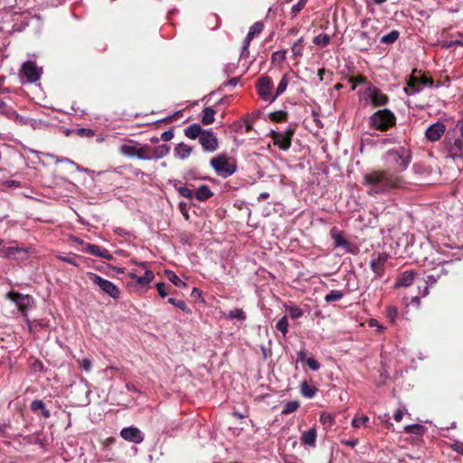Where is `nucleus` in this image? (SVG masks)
<instances>
[{"instance_id":"45","label":"nucleus","mask_w":463,"mask_h":463,"mask_svg":"<svg viewBox=\"0 0 463 463\" xmlns=\"http://www.w3.org/2000/svg\"><path fill=\"white\" fill-rule=\"evenodd\" d=\"M167 278L175 286L178 288L186 287V283L184 282L174 271L167 272Z\"/></svg>"},{"instance_id":"22","label":"nucleus","mask_w":463,"mask_h":463,"mask_svg":"<svg viewBox=\"0 0 463 463\" xmlns=\"http://www.w3.org/2000/svg\"><path fill=\"white\" fill-rule=\"evenodd\" d=\"M17 253H23L24 254V248L21 247H2L0 248V256L14 260L17 256Z\"/></svg>"},{"instance_id":"25","label":"nucleus","mask_w":463,"mask_h":463,"mask_svg":"<svg viewBox=\"0 0 463 463\" xmlns=\"http://www.w3.org/2000/svg\"><path fill=\"white\" fill-rule=\"evenodd\" d=\"M213 195L210 187L206 184L200 185L194 193V198L200 202H204Z\"/></svg>"},{"instance_id":"36","label":"nucleus","mask_w":463,"mask_h":463,"mask_svg":"<svg viewBox=\"0 0 463 463\" xmlns=\"http://www.w3.org/2000/svg\"><path fill=\"white\" fill-rule=\"evenodd\" d=\"M269 118L273 122H285L288 120V113L286 110H278L269 113Z\"/></svg>"},{"instance_id":"63","label":"nucleus","mask_w":463,"mask_h":463,"mask_svg":"<svg viewBox=\"0 0 463 463\" xmlns=\"http://www.w3.org/2000/svg\"><path fill=\"white\" fill-rule=\"evenodd\" d=\"M341 442L348 447L354 448L358 444V439L342 440Z\"/></svg>"},{"instance_id":"34","label":"nucleus","mask_w":463,"mask_h":463,"mask_svg":"<svg viewBox=\"0 0 463 463\" xmlns=\"http://www.w3.org/2000/svg\"><path fill=\"white\" fill-rule=\"evenodd\" d=\"M331 236L334 240L335 247H344L348 245V241L345 239L343 233L341 232L335 231L333 229L331 231Z\"/></svg>"},{"instance_id":"18","label":"nucleus","mask_w":463,"mask_h":463,"mask_svg":"<svg viewBox=\"0 0 463 463\" xmlns=\"http://www.w3.org/2000/svg\"><path fill=\"white\" fill-rule=\"evenodd\" d=\"M128 276L135 279L136 283L142 288H146L155 278L153 271L150 269H146L143 276H137L133 272L129 273Z\"/></svg>"},{"instance_id":"64","label":"nucleus","mask_w":463,"mask_h":463,"mask_svg":"<svg viewBox=\"0 0 463 463\" xmlns=\"http://www.w3.org/2000/svg\"><path fill=\"white\" fill-rule=\"evenodd\" d=\"M249 46H250V44H247L246 41H244L241 57H248L249 56V54H250Z\"/></svg>"},{"instance_id":"30","label":"nucleus","mask_w":463,"mask_h":463,"mask_svg":"<svg viewBox=\"0 0 463 463\" xmlns=\"http://www.w3.org/2000/svg\"><path fill=\"white\" fill-rule=\"evenodd\" d=\"M289 83L288 74H284L277 87L276 92L272 97V99H276L279 96L285 92Z\"/></svg>"},{"instance_id":"32","label":"nucleus","mask_w":463,"mask_h":463,"mask_svg":"<svg viewBox=\"0 0 463 463\" xmlns=\"http://www.w3.org/2000/svg\"><path fill=\"white\" fill-rule=\"evenodd\" d=\"M215 110L211 107H206L203 109L202 123L203 125H210L214 121Z\"/></svg>"},{"instance_id":"57","label":"nucleus","mask_w":463,"mask_h":463,"mask_svg":"<svg viewBox=\"0 0 463 463\" xmlns=\"http://www.w3.org/2000/svg\"><path fill=\"white\" fill-rule=\"evenodd\" d=\"M173 137H174V131H173V129H172V128H170V129H168V130H166V131L163 132V133L161 134V137H160V138H161L163 141L167 142V141L172 140V139H173Z\"/></svg>"},{"instance_id":"58","label":"nucleus","mask_w":463,"mask_h":463,"mask_svg":"<svg viewBox=\"0 0 463 463\" xmlns=\"http://www.w3.org/2000/svg\"><path fill=\"white\" fill-rule=\"evenodd\" d=\"M450 448L458 452V454L460 455H463V442H460V441H454L451 445H450Z\"/></svg>"},{"instance_id":"31","label":"nucleus","mask_w":463,"mask_h":463,"mask_svg":"<svg viewBox=\"0 0 463 463\" xmlns=\"http://www.w3.org/2000/svg\"><path fill=\"white\" fill-rule=\"evenodd\" d=\"M348 82L351 84V90H354L356 87L360 84H368L369 81L366 76L359 74L357 76H351L347 79Z\"/></svg>"},{"instance_id":"21","label":"nucleus","mask_w":463,"mask_h":463,"mask_svg":"<svg viewBox=\"0 0 463 463\" xmlns=\"http://www.w3.org/2000/svg\"><path fill=\"white\" fill-rule=\"evenodd\" d=\"M415 273L412 270H405L397 279L396 286L409 287L414 280Z\"/></svg>"},{"instance_id":"6","label":"nucleus","mask_w":463,"mask_h":463,"mask_svg":"<svg viewBox=\"0 0 463 463\" xmlns=\"http://www.w3.org/2000/svg\"><path fill=\"white\" fill-rule=\"evenodd\" d=\"M88 277L95 285L99 286L103 293L109 295L114 299H118L120 298L119 288L111 281L92 272H89Z\"/></svg>"},{"instance_id":"62","label":"nucleus","mask_w":463,"mask_h":463,"mask_svg":"<svg viewBox=\"0 0 463 463\" xmlns=\"http://www.w3.org/2000/svg\"><path fill=\"white\" fill-rule=\"evenodd\" d=\"M243 120L245 122V131L247 133L250 132L252 130V121L248 117L244 118Z\"/></svg>"},{"instance_id":"37","label":"nucleus","mask_w":463,"mask_h":463,"mask_svg":"<svg viewBox=\"0 0 463 463\" xmlns=\"http://www.w3.org/2000/svg\"><path fill=\"white\" fill-rule=\"evenodd\" d=\"M168 303L175 306L176 307H178L179 309L184 311L185 314H190L191 313V309L188 307L186 303L184 300H182V299H177V298H168Z\"/></svg>"},{"instance_id":"11","label":"nucleus","mask_w":463,"mask_h":463,"mask_svg":"<svg viewBox=\"0 0 463 463\" xmlns=\"http://www.w3.org/2000/svg\"><path fill=\"white\" fill-rule=\"evenodd\" d=\"M76 241L84 246L82 249L83 252L91 254L96 257H100V258L108 260H114L113 255L107 249L102 248L96 244L84 243V241L80 239H76Z\"/></svg>"},{"instance_id":"19","label":"nucleus","mask_w":463,"mask_h":463,"mask_svg":"<svg viewBox=\"0 0 463 463\" xmlns=\"http://www.w3.org/2000/svg\"><path fill=\"white\" fill-rule=\"evenodd\" d=\"M300 440L303 445L315 448L317 446V429L313 427L308 430L303 431Z\"/></svg>"},{"instance_id":"14","label":"nucleus","mask_w":463,"mask_h":463,"mask_svg":"<svg viewBox=\"0 0 463 463\" xmlns=\"http://www.w3.org/2000/svg\"><path fill=\"white\" fill-rule=\"evenodd\" d=\"M446 131V126L442 122L431 124L425 131L426 138L430 142L438 141Z\"/></svg>"},{"instance_id":"50","label":"nucleus","mask_w":463,"mask_h":463,"mask_svg":"<svg viewBox=\"0 0 463 463\" xmlns=\"http://www.w3.org/2000/svg\"><path fill=\"white\" fill-rule=\"evenodd\" d=\"M78 364H79V366L80 367V369H82L86 372L91 371L92 362L90 359H89V358L79 359Z\"/></svg>"},{"instance_id":"15","label":"nucleus","mask_w":463,"mask_h":463,"mask_svg":"<svg viewBox=\"0 0 463 463\" xmlns=\"http://www.w3.org/2000/svg\"><path fill=\"white\" fill-rule=\"evenodd\" d=\"M120 436L127 441L139 444L144 440L141 430L136 427H127L121 430Z\"/></svg>"},{"instance_id":"56","label":"nucleus","mask_w":463,"mask_h":463,"mask_svg":"<svg viewBox=\"0 0 463 463\" xmlns=\"http://www.w3.org/2000/svg\"><path fill=\"white\" fill-rule=\"evenodd\" d=\"M178 208H179V211L181 212V213L183 214V216L184 217V219L189 220L190 217H189V213H188L187 203L184 202H181V203H179Z\"/></svg>"},{"instance_id":"5","label":"nucleus","mask_w":463,"mask_h":463,"mask_svg":"<svg viewBox=\"0 0 463 463\" xmlns=\"http://www.w3.org/2000/svg\"><path fill=\"white\" fill-rule=\"evenodd\" d=\"M211 166L222 177L226 178L236 172L237 166L231 163L227 155L222 154L213 157L210 161Z\"/></svg>"},{"instance_id":"24","label":"nucleus","mask_w":463,"mask_h":463,"mask_svg":"<svg viewBox=\"0 0 463 463\" xmlns=\"http://www.w3.org/2000/svg\"><path fill=\"white\" fill-rule=\"evenodd\" d=\"M264 29L262 22H256L250 27L245 37L246 43L250 44L255 36L259 35Z\"/></svg>"},{"instance_id":"8","label":"nucleus","mask_w":463,"mask_h":463,"mask_svg":"<svg viewBox=\"0 0 463 463\" xmlns=\"http://www.w3.org/2000/svg\"><path fill=\"white\" fill-rule=\"evenodd\" d=\"M273 88V81L269 76H262L258 79L256 82V89L260 99L266 101H269L270 103L275 101L276 99H272L273 95L271 94V90Z\"/></svg>"},{"instance_id":"1","label":"nucleus","mask_w":463,"mask_h":463,"mask_svg":"<svg viewBox=\"0 0 463 463\" xmlns=\"http://www.w3.org/2000/svg\"><path fill=\"white\" fill-rule=\"evenodd\" d=\"M411 157V151L402 146L388 150L385 159L392 166V170L375 169L364 175L363 184L369 187L368 193L370 194H384L392 190L401 188L404 180L400 173L408 167Z\"/></svg>"},{"instance_id":"53","label":"nucleus","mask_w":463,"mask_h":463,"mask_svg":"<svg viewBox=\"0 0 463 463\" xmlns=\"http://www.w3.org/2000/svg\"><path fill=\"white\" fill-rule=\"evenodd\" d=\"M77 135L81 137H93L95 136V132L94 130L90 129V128H78L77 130Z\"/></svg>"},{"instance_id":"52","label":"nucleus","mask_w":463,"mask_h":463,"mask_svg":"<svg viewBox=\"0 0 463 463\" xmlns=\"http://www.w3.org/2000/svg\"><path fill=\"white\" fill-rule=\"evenodd\" d=\"M320 422L323 425H327L328 427H330V426H332V424L334 422V417L329 413L323 412L320 415Z\"/></svg>"},{"instance_id":"12","label":"nucleus","mask_w":463,"mask_h":463,"mask_svg":"<svg viewBox=\"0 0 463 463\" xmlns=\"http://www.w3.org/2000/svg\"><path fill=\"white\" fill-rule=\"evenodd\" d=\"M365 93L368 95L371 103L374 107L385 106L389 102V97L371 83H369V86L366 88Z\"/></svg>"},{"instance_id":"60","label":"nucleus","mask_w":463,"mask_h":463,"mask_svg":"<svg viewBox=\"0 0 463 463\" xmlns=\"http://www.w3.org/2000/svg\"><path fill=\"white\" fill-rule=\"evenodd\" d=\"M439 44H440L441 48H444V49H449V48L455 46L453 43V40H449V41L444 40V41H441L439 43Z\"/></svg>"},{"instance_id":"42","label":"nucleus","mask_w":463,"mask_h":463,"mask_svg":"<svg viewBox=\"0 0 463 463\" xmlns=\"http://www.w3.org/2000/svg\"><path fill=\"white\" fill-rule=\"evenodd\" d=\"M308 0H298L295 5H292L290 14L291 17H296L306 6Z\"/></svg>"},{"instance_id":"61","label":"nucleus","mask_w":463,"mask_h":463,"mask_svg":"<svg viewBox=\"0 0 463 463\" xmlns=\"http://www.w3.org/2000/svg\"><path fill=\"white\" fill-rule=\"evenodd\" d=\"M30 248H24V254L23 253H17V256L14 260H25L28 257Z\"/></svg>"},{"instance_id":"3","label":"nucleus","mask_w":463,"mask_h":463,"mask_svg":"<svg viewBox=\"0 0 463 463\" xmlns=\"http://www.w3.org/2000/svg\"><path fill=\"white\" fill-rule=\"evenodd\" d=\"M396 125V116L388 109H378L369 117V126L371 128L386 132Z\"/></svg>"},{"instance_id":"23","label":"nucleus","mask_w":463,"mask_h":463,"mask_svg":"<svg viewBox=\"0 0 463 463\" xmlns=\"http://www.w3.org/2000/svg\"><path fill=\"white\" fill-rule=\"evenodd\" d=\"M192 152H193V147L186 145L184 142L177 144L176 146L175 147V156H177L178 158H180L182 160L188 158L190 156V155L192 154Z\"/></svg>"},{"instance_id":"38","label":"nucleus","mask_w":463,"mask_h":463,"mask_svg":"<svg viewBox=\"0 0 463 463\" xmlns=\"http://www.w3.org/2000/svg\"><path fill=\"white\" fill-rule=\"evenodd\" d=\"M299 406H300V403L298 401L288 402L285 404L281 413L283 415L290 414V413L296 411L299 408Z\"/></svg>"},{"instance_id":"4","label":"nucleus","mask_w":463,"mask_h":463,"mask_svg":"<svg viewBox=\"0 0 463 463\" xmlns=\"http://www.w3.org/2000/svg\"><path fill=\"white\" fill-rule=\"evenodd\" d=\"M434 80L429 73L414 69L407 80L405 90L410 94L420 92L424 87H432Z\"/></svg>"},{"instance_id":"13","label":"nucleus","mask_w":463,"mask_h":463,"mask_svg":"<svg viewBox=\"0 0 463 463\" xmlns=\"http://www.w3.org/2000/svg\"><path fill=\"white\" fill-rule=\"evenodd\" d=\"M388 260V254L385 252L373 253L370 260V268L375 273L376 277L381 278L384 274V266Z\"/></svg>"},{"instance_id":"27","label":"nucleus","mask_w":463,"mask_h":463,"mask_svg":"<svg viewBox=\"0 0 463 463\" xmlns=\"http://www.w3.org/2000/svg\"><path fill=\"white\" fill-rule=\"evenodd\" d=\"M30 409L36 412L38 411H41L42 416L44 419H49L51 417V412L49 410L46 409L45 404L42 400H34L31 402Z\"/></svg>"},{"instance_id":"55","label":"nucleus","mask_w":463,"mask_h":463,"mask_svg":"<svg viewBox=\"0 0 463 463\" xmlns=\"http://www.w3.org/2000/svg\"><path fill=\"white\" fill-rule=\"evenodd\" d=\"M157 292L161 298H165L167 296L168 292L166 289V285L164 282H159L156 285Z\"/></svg>"},{"instance_id":"46","label":"nucleus","mask_w":463,"mask_h":463,"mask_svg":"<svg viewBox=\"0 0 463 463\" xmlns=\"http://www.w3.org/2000/svg\"><path fill=\"white\" fill-rule=\"evenodd\" d=\"M10 297H11L12 300L14 301L18 305L19 308L21 310H24V301L28 300V296H24L20 293H11Z\"/></svg>"},{"instance_id":"10","label":"nucleus","mask_w":463,"mask_h":463,"mask_svg":"<svg viewBox=\"0 0 463 463\" xmlns=\"http://www.w3.org/2000/svg\"><path fill=\"white\" fill-rule=\"evenodd\" d=\"M21 73L26 79L27 82L34 83L40 80L42 69L38 68L34 61H27L23 63Z\"/></svg>"},{"instance_id":"41","label":"nucleus","mask_w":463,"mask_h":463,"mask_svg":"<svg viewBox=\"0 0 463 463\" xmlns=\"http://www.w3.org/2000/svg\"><path fill=\"white\" fill-rule=\"evenodd\" d=\"M231 319L244 321L247 317L245 312L241 308H234L231 310L227 316Z\"/></svg>"},{"instance_id":"26","label":"nucleus","mask_w":463,"mask_h":463,"mask_svg":"<svg viewBox=\"0 0 463 463\" xmlns=\"http://www.w3.org/2000/svg\"><path fill=\"white\" fill-rule=\"evenodd\" d=\"M139 160L150 161L153 160L152 146L147 144H140L138 146V156Z\"/></svg>"},{"instance_id":"33","label":"nucleus","mask_w":463,"mask_h":463,"mask_svg":"<svg viewBox=\"0 0 463 463\" xmlns=\"http://www.w3.org/2000/svg\"><path fill=\"white\" fill-rule=\"evenodd\" d=\"M300 392L306 398H312L317 392V388L309 385L307 382H302L300 385Z\"/></svg>"},{"instance_id":"28","label":"nucleus","mask_w":463,"mask_h":463,"mask_svg":"<svg viewBox=\"0 0 463 463\" xmlns=\"http://www.w3.org/2000/svg\"><path fill=\"white\" fill-rule=\"evenodd\" d=\"M59 260L61 261L67 262L69 264H71L75 267H80V263L78 260H80L82 262L89 261L86 258L76 255V254H69L67 256L64 255H59L57 256Z\"/></svg>"},{"instance_id":"7","label":"nucleus","mask_w":463,"mask_h":463,"mask_svg":"<svg viewBox=\"0 0 463 463\" xmlns=\"http://www.w3.org/2000/svg\"><path fill=\"white\" fill-rule=\"evenodd\" d=\"M295 127H288L285 132H277L271 130L269 137L273 140V144L281 150H288L291 146L292 137L295 134Z\"/></svg>"},{"instance_id":"54","label":"nucleus","mask_w":463,"mask_h":463,"mask_svg":"<svg viewBox=\"0 0 463 463\" xmlns=\"http://www.w3.org/2000/svg\"><path fill=\"white\" fill-rule=\"evenodd\" d=\"M288 311L289 316L293 318H298L303 316V311L298 307H288Z\"/></svg>"},{"instance_id":"9","label":"nucleus","mask_w":463,"mask_h":463,"mask_svg":"<svg viewBox=\"0 0 463 463\" xmlns=\"http://www.w3.org/2000/svg\"><path fill=\"white\" fill-rule=\"evenodd\" d=\"M446 145L453 157L463 158V131H459L452 139L449 134L446 137Z\"/></svg>"},{"instance_id":"16","label":"nucleus","mask_w":463,"mask_h":463,"mask_svg":"<svg viewBox=\"0 0 463 463\" xmlns=\"http://www.w3.org/2000/svg\"><path fill=\"white\" fill-rule=\"evenodd\" d=\"M447 270L443 266L435 269L431 274H429L427 276V279L425 280V287L423 289L422 296L425 297L429 294V287H432L437 283V281L444 275H447Z\"/></svg>"},{"instance_id":"2","label":"nucleus","mask_w":463,"mask_h":463,"mask_svg":"<svg viewBox=\"0 0 463 463\" xmlns=\"http://www.w3.org/2000/svg\"><path fill=\"white\" fill-rule=\"evenodd\" d=\"M184 135L190 139H199L204 151L214 152L218 148V139L212 130L203 129L199 124H192L184 129Z\"/></svg>"},{"instance_id":"43","label":"nucleus","mask_w":463,"mask_h":463,"mask_svg":"<svg viewBox=\"0 0 463 463\" xmlns=\"http://www.w3.org/2000/svg\"><path fill=\"white\" fill-rule=\"evenodd\" d=\"M344 298V293L340 290H332L325 296V300L327 303L338 301Z\"/></svg>"},{"instance_id":"59","label":"nucleus","mask_w":463,"mask_h":463,"mask_svg":"<svg viewBox=\"0 0 463 463\" xmlns=\"http://www.w3.org/2000/svg\"><path fill=\"white\" fill-rule=\"evenodd\" d=\"M307 364L313 370L317 371L320 368V364L314 358H307Z\"/></svg>"},{"instance_id":"48","label":"nucleus","mask_w":463,"mask_h":463,"mask_svg":"<svg viewBox=\"0 0 463 463\" xmlns=\"http://www.w3.org/2000/svg\"><path fill=\"white\" fill-rule=\"evenodd\" d=\"M287 51H278L274 52L271 55V62L272 63H281L286 59Z\"/></svg>"},{"instance_id":"47","label":"nucleus","mask_w":463,"mask_h":463,"mask_svg":"<svg viewBox=\"0 0 463 463\" xmlns=\"http://www.w3.org/2000/svg\"><path fill=\"white\" fill-rule=\"evenodd\" d=\"M175 189L178 191L180 195L187 199L192 200L194 198V192L186 186H175Z\"/></svg>"},{"instance_id":"17","label":"nucleus","mask_w":463,"mask_h":463,"mask_svg":"<svg viewBox=\"0 0 463 463\" xmlns=\"http://www.w3.org/2000/svg\"><path fill=\"white\" fill-rule=\"evenodd\" d=\"M138 146L139 143L134 140H130L128 144L121 145L118 148L119 152L128 157L138 156Z\"/></svg>"},{"instance_id":"51","label":"nucleus","mask_w":463,"mask_h":463,"mask_svg":"<svg viewBox=\"0 0 463 463\" xmlns=\"http://www.w3.org/2000/svg\"><path fill=\"white\" fill-rule=\"evenodd\" d=\"M304 47L297 43H293L291 46V52L295 59L301 58L303 56Z\"/></svg>"},{"instance_id":"35","label":"nucleus","mask_w":463,"mask_h":463,"mask_svg":"<svg viewBox=\"0 0 463 463\" xmlns=\"http://www.w3.org/2000/svg\"><path fill=\"white\" fill-rule=\"evenodd\" d=\"M425 427L420 424H411L404 427V432L421 436L425 432Z\"/></svg>"},{"instance_id":"44","label":"nucleus","mask_w":463,"mask_h":463,"mask_svg":"<svg viewBox=\"0 0 463 463\" xmlns=\"http://www.w3.org/2000/svg\"><path fill=\"white\" fill-rule=\"evenodd\" d=\"M276 329L280 331L283 335L285 336L288 333V317L286 316H284L283 317H281L276 324Z\"/></svg>"},{"instance_id":"40","label":"nucleus","mask_w":463,"mask_h":463,"mask_svg":"<svg viewBox=\"0 0 463 463\" xmlns=\"http://www.w3.org/2000/svg\"><path fill=\"white\" fill-rule=\"evenodd\" d=\"M330 36L326 33H320L313 39V43L316 45L325 47L330 43Z\"/></svg>"},{"instance_id":"20","label":"nucleus","mask_w":463,"mask_h":463,"mask_svg":"<svg viewBox=\"0 0 463 463\" xmlns=\"http://www.w3.org/2000/svg\"><path fill=\"white\" fill-rule=\"evenodd\" d=\"M14 123L16 125H19L21 127H26L29 126L32 129H36L39 128V126L42 124L41 120H36L30 118L28 117L19 115L15 117Z\"/></svg>"},{"instance_id":"49","label":"nucleus","mask_w":463,"mask_h":463,"mask_svg":"<svg viewBox=\"0 0 463 463\" xmlns=\"http://www.w3.org/2000/svg\"><path fill=\"white\" fill-rule=\"evenodd\" d=\"M368 421H369V418L365 415H364L362 417H354L352 420V426L354 428H359L361 426H365Z\"/></svg>"},{"instance_id":"29","label":"nucleus","mask_w":463,"mask_h":463,"mask_svg":"<svg viewBox=\"0 0 463 463\" xmlns=\"http://www.w3.org/2000/svg\"><path fill=\"white\" fill-rule=\"evenodd\" d=\"M169 152L170 146L166 144L159 145L157 146H152L153 160L161 159L167 156Z\"/></svg>"},{"instance_id":"39","label":"nucleus","mask_w":463,"mask_h":463,"mask_svg":"<svg viewBox=\"0 0 463 463\" xmlns=\"http://www.w3.org/2000/svg\"><path fill=\"white\" fill-rule=\"evenodd\" d=\"M399 35L400 33L398 31L392 30L381 38V43L386 44L393 43L399 38Z\"/></svg>"}]
</instances>
